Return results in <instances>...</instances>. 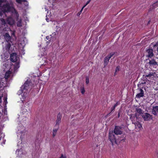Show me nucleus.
<instances>
[{"instance_id":"f257e3e1","label":"nucleus","mask_w":158,"mask_h":158,"mask_svg":"<svg viewBox=\"0 0 158 158\" xmlns=\"http://www.w3.org/2000/svg\"><path fill=\"white\" fill-rule=\"evenodd\" d=\"M10 11L11 12L12 15L13 16L17 19L18 18L19 15L14 8L13 3L12 2L10 4L8 3L3 5L0 8V15H2V12L4 13Z\"/></svg>"},{"instance_id":"f03ea898","label":"nucleus","mask_w":158,"mask_h":158,"mask_svg":"<svg viewBox=\"0 0 158 158\" xmlns=\"http://www.w3.org/2000/svg\"><path fill=\"white\" fill-rule=\"evenodd\" d=\"M130 118L132 122V123L135 125V128L138 131H139L142 128L141 124L137 121L138 117H137V114L132 115Z\"/></svg>"},{"instance_id":"7ed1b4c3","label":"nucleus","mask_w":158,"mask_h":158,"mask_svg":"<svg viewBox=\"0 0 158 158\" xmlns=\"http://www.w3.org/2000/svg\"><path fill=\"white\" fill-rule=\"evenodd\" d=\"M31 86V82L28 80H27L24 83V85L21 87V89L18 91V94L19 95L21 94L23 92H27L28 90L30 89Z\"/></svg>"},{"instance_id":"20e7f679","label":"nucleus","mask_w":158,"mask_h":158,"mask_svg":"<svg viewBox=\"0 0 158 158\" xmlns=\"http://www.w3.org/2000/svg\"><path fill=\"white\" fill-rule=\"evenodd\" d=\"M22 108V114L25 118H27L28 113L30 111V108L28 103L26 104L24 106H23Z\"/></svg>"},{"instance_id":"39448f33","label":"nucleus","mask_w":158,"mask_h":158,"mask_svg":"<svg viewBox=\"0 0 158 158\" xmlns=\"http://www.w3.org/2000/svg\"><path fill=\"white\" fill-rule=\"evenodd\" d=\"M116 136L114 135L112 131H110L109 132V139L112 143V144L114 143L117 144V142L118 141V139L116 138Z\"/></svg>"},{"instance_id":"423d86ee","label":"nucleus","mask_w":158,"mask_h":158,"mask_svg":"<svg viewBox=\"0 0 158 158\" xmlns=\"http://www.w3.org/2000/svg\"><path fill=\"white\" fill-rule=\"evenodd\" d=\"M114 52H111L105 58L104 60V64L105 66L107 65L109 62L110 59L113 55H114Z\"/></svg>"},{"instance_id":"0eeeda50","label":"nucleus","mask_w":158,"mask_h":158,"mask_svg":"<svg viewBox=\"0 0 158 158\" xmlns=\"http://www.w3.org/2000/svg\"><path fill=\"white\" fill-rule=\"evenodd\" d=\"M114 132L115 134L116 135H120L122 133L121 128L118 126H115Z\"/></svg>"},{"instance_id":"6e6552de","label":"nucleus","mask_w":158,"mask_h":158,"mask_svg":"<svg viewBox=\"0 0 158 158\" xmlns=\"http://www.w3.org/2000/svg\"><path fill=\"white\" fill-rule=\"evenodd\" d=\"M19 58L16 53H13L10 55V60L11 61L13 62H15L18 61Z\"/></svg>"},{"instance_id":"1a4fd4ad","label":"nucleus","mask_w":158,"mask_h":158,"mask_svg":"<svg viewBox=\"0 0 158 158\" xmlns=\"http://www.w3.org/2000/svg\"><path fill=\"white\" fill-rule=\"evenodd\" d=\"M142 116L145 121H148L152 119L151 116L149 114L147 113L143 114Z\"/></svg>"},{"instance_id":"9d476101","label":"nucleus","mask_w":158,"mask_h":158,"mask_svg":"<svg viewBox=\"0 0 158 158\" xmlns=\"http://www.w3.org/2000/svg\"><path fill=\"white\" fill-rule=\"evenodd\" d=\"M153 50L152 49L147 50L146 52L148 54L147 56L148 57H151L153 55Z\"/></svg>"},{"instance_id":"9b49d317","label":"nucleus","mask_w":158,"mask_h":158,"mask_svg":"<svg viewBox=\"0 0 158 158\" xmlns=\"http://www.w3.org/2000/svg\"><path fill=\"white\" fill-rule=\"evenodd\" d=\"M61 114L59 113L57 116V119L56 122V126H57V125H58L60 123L61 119Z\"/></svg>"},{"instance_id":"f8f14e48","label":"nucleus","mask_w":158,"mask_h":158,"mask_svg":"<svg viewBox=\"0 0 158 158\" xmlns=\"http://www.w3.org/2000/svg\"><path fill=\"white\" fill-rule=\"evenodd\" d=\"M7 21L8 23L10 25H12L15 23L14 20L11 17L8 18Z\"/></svg>"},{"instance_id":"ddd939ff","label":"nucleus","mask_w":158,"mask_h":158,"mask_svg":"<svg viewBox=\"0 0 158 158\" xmlns=\"http://www.w3.org/2000/svg\"><path fill=\"white\" fill-rule=\"evenodd\" d=\"M152 112V114L154 115H156L158 113V106H156L153 107Z\"/></svg>"},{"instance_id":"4468645a","label":"nucleus","mask_w":158,"mask_h":158,"mask_svg":"<svg viewBox=\"0 0 158 158\" xmlns=\"http://www.w3.org/2000/svg\"><path fill=\"white\" fill-rule=\"evenodd\" d=\"M139 93H138L136 95L137 98H140L143 96V91L141 89H139Z\"/></svg>"},{"instance_id":"2eb2a0df","label":"nucleus","mask_w":158,"mask_h":158,"mask_svg":"<svg viewBox=\"0 0 158 158\" xmlns=\"http://www.w3.org/2000/svg\"><path fill=\"white\" fill-rule=\"evenodd\" d=\"M149 64L151 66H152L153 67L157 65V63L154 59H152L149 61Z\"/></svg>"},{"instance_id":"dca6fc26","label":"nucleus","mask_w":158,"mask_h":158,"mask_svg":"<svg viewBox=\"0 0 158 158\" xmlns=\"http://www.w3.org/2000/svg\"><path fill=\"white\" fill-rule=\"evenodd\" d=\"M4 36L5 39L7 41H9L11 39V37L8 33H6Z\"/></svg>"},{"instance_id":"f3484780","label":"nucleus","mask_w":158,"mask_h":158,"mask_svg":"<svg viewBox=\"0 0 158 158\" xmlns=\"http://www.w3.org/2000/svg\"><path fill=\"white\" fill-rule=\"evenodd\" d=\"M136 113L135 114H137V113L139 114H143V111L142 110L139 108H137L136 110Z\"/></svg>"},{"instance_id":"a211bd4d","label":"nucleus","mask_w":158,"mask_h":158,"mask_svg":"<svg viewBox=\"0 0 158 158\" xmlns=\"http://www.w3.org/2000/svg\"><path fill=\"white\" fill-rule=\"evenodd\" d=\"M23 130L22 131H21L19 132L20 134H21V135L20 136V137L21 138H23L24 137V135H25V134L26 132V131L24 129V127H23Z\"/></svg>"},{"instance_id":"6ab92c4d","label":"nucleus","mask_w":158,"mask_h":158,"mask_svg":"<svg viewBox=\"0 0 158 158\" xmlns=\"http://www.w3.org/2000/svg\"><path fill=\"white\" fill-rule=\"evenodd\" d=\"M58 127H57V128H55V129H54L53 130V132H52V136L53 137H55L56 134H57V131H58Z\"/></svg>"},{"instance_id":"aec40b11","label":"nucleus","mask_w":158,"mask_h":158,"mask_svg":"<svg viewBox=\"0 0 158 158\" xmlns=\"http://www.w3.org/2000/svg\"><path fill=\"white\" fill-rule=\"evenodd\" d=\"M11 72L10 71H8L7 72L5 76V78L6 79H7L10 76V75L11 74Z\"/></svg>"},{"instance_id":"412c9836","label":"nucleus","mask_w":158,"mask_h":158,"mask_svg":"<svg viewBox=\"0 0 158 158\" xmlns=\"http://www.w3.org/2000/svg\"><path fill=\"white\" fill-rule=\"evenodd\" d=\"M27 91L26 92H23V93L22 94H23L22 95V98L23 99H24L25 98H26V97L27 96Z\"/></svg>"},{"instance_id":"4be33fe9","label":"nucleus","mask_w":158,"mask_h":158,"mask_svg":"<svg viewBox=\"0 0 158 158\" xmlns=\"http://www.w3.org/2000/svg\"><path fill=\"white\" fill-rule=\"evenodd\" d=\"M19 67V61H18L15 65V69H18Z\"/></svg>"},{"instance_id":"5701e85b","label":"nucleus","mask_w":158,"mask_h":158,"mask_svg":"<svg viewBox=\"0 0 158 158\" xmlns=\"http://www.w3.org/2000/svg\"><path fill=\"white\" fill-rule=\"evenodd\" d=\"M119 104V103H118V102H117V103L114 105L113 107L111 108V111L112 112L114 111V110L116 107L117 106V105H118Z\"/></svg>"},{"instance_id":"b1692460","label":"nucleus","mask_w":158,"mask_h":158,"mask_svg":"<svg viewBox=\"0 0 158 158\" xmlns=\"http://www.w3.org/2000/svg\"><path fill=\"white\" fill-rule=\"evenodd\" d=\"M10 46L11 45L10 44L8 43L7 44H6V50L7 51H8L10 47Z\"/></svg>"},{"instance_id":"393cba45","label":"nucleus","mask_w":158,"mask_h":158,"mask_svg":"<svg viewBox=\"0 0 158 158\" xmlns=\"http://www.w3.org/2000/svg\"><path fill=\"white\" fill-rule=\"evenodd\" d=\"M154 73H150L149 74H148V75H147L146 76V77H151L152 76H154Z\"/></svg>"},{"instance_id":"a878e982","label":"nucleus","mask_w":158,"mask_h":158,"mask_svg":"<svg viewBox=\"0 0 158 158\" xmlns=\"http://www.w3.org/2000/svg\"><path fill=\"white\" fill-rule=\"evenodd\" d=\"M1 21L2 22V24L5 26V24H6V23L5 20L4 19H1Z\"/></svg>"},{"instance_id":"bb28decb","label":"nucleus","mask_w":158,"mask_h":158,"mask_svg":"<svg viewBox=\"0 0 158 158\" xmlns=\"http://www.w3.org/2000/svg\"><path fill=\"white\" fill-rule=\"evenodd\" d=\"M153 6L155 8L158 6V1L156 3H154L153 5Z\"/></svg>"},{"instance_id":"cd10ccee","label":"nucleus","mask_w":158,"mask_h":158,"mask_svg":"<svg viewBox=\"0 0 158 158\" xmlns=\"http://www.w3.org/2000/svg\"><path fill=\"white\" fill-rule=\"evenodd\" d=\"M17 26L18 27H20V26H21L22 25H21V21H18L17 22Z\"/></svg>"},{"instance_id":"c85d7f7f","label":"nucleus","mask_w":158,"mask_h":158,"mask_svg":"<svg viewBox=\"0 0 158 158\" xmlns=\"http://www.w3.org/2000/svg\"><path fill=\"white\" fill-rule=\"evenodd\" d=\"M81 92L82 94H84L85 92V90L84 89V88L83 87H82L81 88Z\"/></svg>"},{"instance_id":"c756f323","label":"nucleus","mask_w":158,"mask_h":158,"mask_svg":"<svg viewBox=\"0 0 158 158\" xmlns=\"http://www.w3.org/2000/svg\"><path fill=\"white\" fill-rule=\"evenodd\" d=\"M26 0H16V2L18 3H20L22 2H25Z\"/></svg>"},{"instance_id":"7c9ffc66","label":"nucleus","mask_w":158,"mask_h":158,"mask_svg":"<svg viewBox=\"0 0 158 158\" xmlns=\"http://www.w3.org/2000/svg\"><path fill=\"white\" fill-rule=\"evenodd\" d=\"M86 83L87 84H88L89 83V79L88 77H86Z\"/></svg>"},{"instance_id":"2f4dec72","label":"nucleus","mask_w":158,"mask_h":158,"mask_svg":"<svg viewBox=\"0 0 158 158\" xmlns=\"http://www.w3.org/2000/svg\"><path fill=\"white\" fill-rule=\"evenodd\" d=\"M119 69L120 67L119 66H117L115 72L118 71L119 70Z\"/></svg>"},{"instance_id":"473e14b6","label":"nucleus","mask_w":158,"mask_h":158,"mask_svg":"<svg viewBox=\"0 0 158 158\" xmlns=\"http://www.w3.org/2000/svg\"><path fill=\"white\" fill-rule=\"evenodd\" d=\"M83 10H82V9H81V10L77 13V15L78 16H79L80 15V14H81V12H82Z\"/></svg>"},{"instance_id":"72a5a7b5","label":"nucleus","mask_w":158,"mask_h":158,"mask_svg":"<svg viewBox=\"0 0 158 158\" xmlns=\"http://www.w3.org/2000/svg\"><path fill=\"white\" fill-rule=\"evenodd\" d=\"M56 34V33L55 32H54L52 33V35H50V36H52V37H53L54 36H55Z\"/></svg>"},{"instance_id":"f704fd0d","label":"nucleus","mask_w":158,"mask_h":158,"mask_svg":"<svg viewBox=\"0 0 158 158\" xmlns=\"http://www.w3.org/2000/svg\"><path fill=\"white\" fill-rule=\"evenodd\" d=\"M50 36H47L46 37V39L48 40H50Z\"/></svg>"},{"instance_id":"c9c22d12","label":"nucleus","mask_w":158,"mask_h":158,"mask_svg":"<svg viewBox=\"0 0 158 158\" xmlns=\"http://www.w3.org/2000/svg\"><path fill=\"white\" fill-rule=\"evenodd\" d=\"M91 0H89L87 2H86V5H87L89 3V2H90L91 1Z\"/></svg>"},{"instance_id":"e433bc0d","label":"nucleus","mask_w":158,"mask_h":158,"mask_svg":"<svg viewBox=\"0 0 158 158\" xmlns=\"http://www.w3.org/2000/svg\"><path fill=\"white\" fill-rule=\"evenodd\" d=\"M2 0H0V7H1V5H2Z\"/></svg>"},{"instance_id":"4c0bfd02","label":"nucleus","mask_w":158,"mask_h":158,"mask_svg":"<svg viewBox=\"0 0 158 158\" xmlns=\"http://www.w3.org/2000/svg\"><path fill=\"white\" fill-rule=\"evenodd\" d=\"M2 96H0V103L2 102Z\"/></svg>"},{"instance_id":"58836bf2","label":"nucleus","mask_w":158,"mask_h":158,"mask_svg":"<svg viewBox=\"0 0 158 158\" xmlns=\"http://www.w3.org/2000/svg\"><path fill=\"white\" fill-rule=\"evenodd\" d=\"M60 158H66L63 155H62L61 156Z\"/></svg>"},{"instance_id":"ea45409f","label":"nucleus","mask_w":158,"mask_h":158,"mask_svg":"<svg viewBox=\"0 0 158 158\" xmlns=\"http://www.w3.org/2000/svg\"><path fill=\"white\" fill-rule=\"evenodd\" d=\"M56 2H56V0H55V1H54V2H53L52 3V4L53 5H54L55 4H55V3H56Z\"/></svg>"},{"instance_id":"a19ab883","label":"nucleus","mask_w":158,"mask_h":158,"mask_svg":"<svg viewBox=\"0 0 158 158\" xmlns=\"http://www.w3.org/2000/svg\"><path fill=\"white\" fill-rule=\"evenodd\" d=\"M87 5H86V4L82 7V8H81L82 9V10H83V9L85 7V6Z\"/></svg>"},{"instance_id":"79ce46f5","label":"nucleus","mask_w":158,"mask_h":158,"mask_svg":"<svg viewBox=\"0 0 158 158\" xmlns=\"http://www.w3.org/2000/svg\"><path fill=\"white\" fill-rule=\"evenodd\" d=\"M156 46H157V45H158V41L156 43V44H155Z\"/></svg>"},{"instance_id":"37998d69","label":"nucleus","mask_w":158,"mask_h":158,"mask_svg":"<svg viewBox=\"0 0 158 158\" xmlns=\"http://www.w3.org/2000/svg\"><path fill=\"white\" fill-rule=\"evenodd\" d=\"M6 99H7V98H5V99L4 100V102H5V101H6Z\"/></svg>"},{"instance_id":"c03bdc74","label":"nucleus","mask_w":158,"mask_h":158,"mask_svg":"<svg viewBox=\"0 0 158 158\" xmlns=\"http://www.w3.org/2000/svg\"><path fill=\"white\" fill-rule=\"evenodd\" d=\"M46 19L47 21L48 22H49V20L48 19H47H47Z\"/></svg>"},{"instance_id":"a18cd8bd","label":"nucleus","mask_w":158,"mask_h":158,"mask_svg":"<svg viewBox=\"0 0 158 158\" xmlns=\"http://www.w3.org/2000/svg\"><path fill=\"white\" fill-rule=\"evenodd\" d=\"M1 112L0 111V116H1Z\"/></svg>"},{"instance_id":"49530a36","label":"nucleus","mask_w":158,"mask_h":158,"mask_svg":"<svg viewBox=\"0 0 158 158\" xmlns=\"http://www.w3.org/2000/svg\"><path fill=\"white\" fill-rule=\"evenodd\" d=\"M118 116H119V114H118Z\"/></svg>"},{"instance_id":"de8ad7c7","label":"nucleus","mask_w":158,"mask_h":158,"mask_svg":"<svg viewBox=\"0 0 158 158\" xmlns=\"http://www.w3.org/2000/svg\"><path fill=\"white\" fill-rule=\"evenodd\" d=\"M22 101L23 102V100H22Z\"/></svg>"},{"instance_id":"09e8293b","label":"nucleus","mask_w":158,"mask_h":158,"mask_svg":"<svg viewBox=\"0 0 158 158\" xmlns=\"http://www.w3.org/2000/svg\"><path fill=\"white\" fill-rule=\"evenodd\" d=\"M1 93V92H0V93Z\"/></svg>"}]
</instances>
